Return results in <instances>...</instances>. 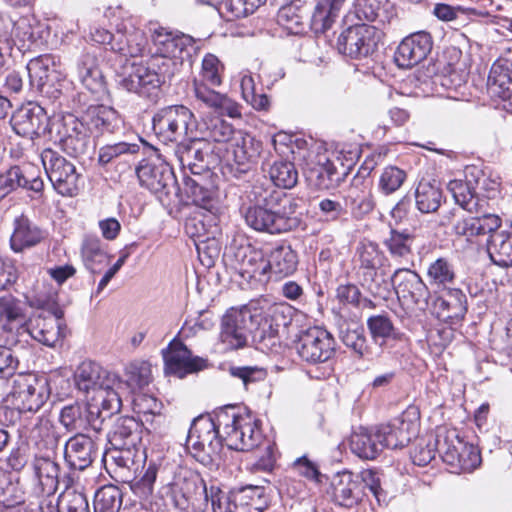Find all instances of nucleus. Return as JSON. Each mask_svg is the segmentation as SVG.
<instances>
[{
    "mask_svg": "<svg viewBox=\"0 0 512 512\" xmlns=\"http://www.w3.org/2000/svg\"><path fill=\"white\" fill-rule=\"evenodd\" d=\"M37 302L42 311L30 318L27 327L20 326L17 336L28 334L45 346L54 347L65 336L64 311L50 298Z\"/></svg>",
    "mask_w": 512,
    "mask_h": 512,
    "instance_id": "423d86ee",
    "label": "nucleus"
},
{
    "mask_svg": "<svg viewBox=\"0 0 512 512\" xmlns=\"http://www.w3.org/2000/svg\"><path fill=\"white\" fill-rule=\"evenodd\" d=\"M203 141L198 139L193 133L192 138H186V140L177 144L175 149V155L177 156L180 164L183 167H188L192 173L198 174L195 171L198 162H203L205 153L202 148Z\"/></svg>",
    "mask_w": 512,
    "mask_h": 512,
    "instance_id": "6e6d98bb",
    "label": "nucleus"
},
{
    "mask_svg": "<svg viewBox=\"0 0 512 512\" xmlns=\"http://www.w3.org/2000/svg\"><path fill=\"white\" fill-rule=\"evenodd\" d=\"M123 386L124 383L121 380L119 385H114L107 381L106 385L98 389L95 397L98 403L94 405L98 407L99 412L95 413L94 418L103 422L106 418L111 417L121 410L122 399L119 390Z\"/></svg>",
    "mask_w": 512,
    "mask_h": 512,
    "instance_id": "49530a36",
    "label": "nucleus"
},
{
    "mask_svg": "<svg viewBox=\"0 0 512 512\" xmlns=\"http://www.w3.org/2000/svg\"><path fill=\"white\" fill-rule=\"evenodd\" d=\"M264 504V488L245 486L230 493L227 512H261Z\"/></svg>",
    "mask_w": 512,
    "mask_h": 512,
    "instance_id": "ea45409f",
    "label": "nucleus"
},
{
    "mask_svg": "<svg viewBox=\"0 0 512 512\" xmlns=\"http://www.w3.org/2000/svg\"><path fill=\"white\" fill-rule=\"evenodd\" d=\"M487 86L492 96L502 99L510 97L512 71L506 69V65L502 62L501 57L497 59L490 69Z\"/></svg>",
    "mask_w": 512,
    "mask_h": 512,
    "instance_id": "864d4df0",
    "label": "nucleus"
},
{
    "mask_svg": "<svg viewBox=\"0 0 512 512\" xmlns=\"http://www.w3.org/2000/svg\"><path fill=\"white\" fill-rule=\"evenodd\" d=\"M257 318L248 306L229 309L222 318L221 341L230 349L243 348Z\"/></svg>",
    "mask_w": 512,
    "mask_h": 512,
    "instance_id": "f3484780",
    "label": "nucleus"
},
{
    "mask_svg": "<svg viewBox=\"0 0 512 512\" xmlns=\"http://www.w3.org/2000/svg\"><path fill=\"white\" fill-rule=\"evenodd\" d=\"M75 70L78 80L91 93L98 94L105 90L104 77L94 52H83L76 61Z\"/></svg>",
    "mask_w": 512,
    "mask_h": 512,
    "instance_id": "e433bc0d",
    "label": "nucleus"
},
{
    "mask_svg": "<svg viewBox=\"0 0 512 512\" xmlns=\"http://www.w3.org/2000/svg\"><path fill=\"white\" fill-rule=\"evenodd\" d=\"M218 422L224 430L226 446L236 451H250L262 441L258 420L250 413H240L228 405L220 408Z\"/></svg>",
    "mask_w": 512,
    "mask_h": 512,
    "instance_id": "7ed1b4c3",
    "label": "nucleus"
},
{
    "mask_svg": "<svg viewBox=\"0 0 512 512\" xmlns=\"http://www.w3.org/2000/svg\"><path fill=\"white\" fill-rule=\"evenodd\" d=\"M154 52L146 63L126 66L118 75V86L142 97H150L161 85L180 71L185 60L191 57L194 39L183 33L164 29L155 30Z\"/></svg>",
    "mask_w": 512,
    "mask_h": 512,
    "instance_id": "f257e3e1",
    "label": "nucleus"
},
{
    "mask_svg": "<svg viewBox=\"0 0 512 512\" xmlns=\"http://www.w3.org/2000/svg\"><path fill=\"white\" fill-rule=\"evenodd\" d=\"M414 239V234L407 229L399 231L391 228L389 236L384 240L383 244L392 258L406 259L412 255Z\"/></svg>",
    "mask_w": 512,
    "mask_h": 512,
    "instance_id": "bf43d9fd",
    "label": "nucleus"
},
{
    "mask_svg": "<svg viewBox=\"0 0 512 512\" xmlns=\"http://www.w3.org/2000/svg\"><path fill=\"white\" fill-rule=\"evenodd\" d=\"M391 282L400 300L421 309L427 307L430 292L417 272L410 269H397L391 277Z\"/></svg>",
    "mask_w": 512,
    "mask_h": 512,
    "instance_id": "aec40b11",
    "label": "nucleus"
},
{
    "mask_svg": "<svg viewBox=\"0 0 512 512\" xmlns=\"http://www.w3.org/2000/svg\"><path fill=\"white\" fill-rule=\"evenodd\" d=\"M107 439L114 450H118L127 456H120L124 466L133 462V457L138 453L137 446L141 442V424L133 417H120L108 433Z\"/></svg>",
    "mask_w": 512,
    "mask_h": 512,
    "instance_id": "a211bd4d",
    "label": "nucleus"
},
{
    "mask_svg": "<svg viewBox=\"0 0 512 512\" xmlns=\"http://www.w3.org/2000/svg\"><path fill=\"white\" fill-rule=\"evenodd\" d=\"M294 347L303 361L316 364L325 362L333 356L335 341L327 330L314 326L300 331Z\"/></svg>",
    "mask_w": 512,
    "mask_h": 512,
    "instance_id": "4468645a",
    "label": "nucleus"
},
{
    "mask_svg": "<svg viewBox=\"0 0 512 512\" xmlns=\"http://www.w3.org/2000/svg\"><path fill=\"white\" fill-rule=\"evenodd\" d=\"M377 430L383 449H401L416 436L418 424L402 415L388 424L378 426Z\"/></svg>",
    "mask_w": 512,
    "mask_h": 512,
    "instance_id": "c756f323",
    "label": "nucleus"
},
{
    "mask_svg": "<svg viewBox=\"0 0 512 512\" xmlns=\"http://www.w3.org/2000/svg\"><path fill=\"white\" fill-rule=\"evenodd\" d=\"M91 139H97L105 134H114L122 126L120 114L106 105H91L83 114Z\"/></svg>",
    "mask_w": 512,
    "mask_h": 512,
    "instance_id": "bb28decb",
    "label": "nucleus"
},
{
    "mask_svg": "<svg viewBox=\"0 0 512 512\" xmlns=\"http://www.w3.org/2000/svg\"><path fill=\"white\" fill-rule=\"evenodd\" d=\"M484 175L475 167L465 171V180H451L447 189L452 194L455 202L469 213L479 212L478 191L481 182H485Z\"/></svg>",
    "mask_w": 512,
    "mask_h": 512,
    "instance_id": "5701e85b",
    "label": "nucleus"
},
{
    "mask_svg": "<svg viewBox=\"0 0 512 512\" xmlns=\"http://www.w3.org/2000/svg\"><path fill=\"white\" fill-rule=\"evenodd\" d=\"M45 238L46 232L27 216L22 214L14 219L10 247L15 253L33 248Z\"/></svg>",
    "mask_w": 512,
    "mask_h": 512,
    "instance_id": "72a5a7b5",
    "label": "nucleus"
},
{
    "mask_svg": "<svg viewBox=\"0 0 512 512\" xmlns=\"http://www.w3.org/2000/svg\"><path fill=\"white\" fill-rule=\"evenodd\" d=\"M98 455V446L94 439L76 433L64 446V459L73 469L84 470L89 467Z\"/></svg>",
    "mask_w": 512,
    "mask_h": 512,
    "instance_id": "c85d7f7f",
    "label": "nucleus"
},
{
    "mask_svg": "<svg viewBox=\"0 0 512 512\" xmlns=\"http://www.w3.org/2000/svg\"><path fill=\"white\" fill-rule=\"evenodd\" d=\"M455 277L453 265L443 257L431 262L427 268V279L431 286L447 288L453 284Z\"/></svg>",
    "mask_w": 512,
    "mask_h": 512,
    "instance_id": "e2e57ef3",
    "label": "nucleus"
},
{
    "mask_svg": "<svg viewBox=\"0 0 512 512\" xmlns=\"http://www.w3.org/2000/svg\"><path fill=\"white\" fill-rule=\"evenodd\" d=\"M328 493L335 504L345 508L358 505L364 497L360 480L350 471L336 473L331 479Z\"/></svg>",
    "mask_w": 512,
    "mask_h": 512,
    "instance_id": "393cba45",
    "label": "nucleus"
},
{
    "mask_svg": "<svg viewBox=\"0 0 512 512\" xmlns=\"http://www.w3.org/2000/svg\"><path fill=\"white\" fill-rule=\"evenodd\" d=\"M154 134L164 143H177L192 138L197 129L193 112L184 105H170L158 109L152 117Z\"/></svg>",
    "mask_w": 512,
    "mask_h": 512,
    "instance_id": "0eeeda50",
    "label": "nucleus"
},
{
    "mask_svg": "<svg viewBox=\"0 0 512 512\" xmlns=\"http://www.w3.org/2000/svg\"><path fill=\"white\" fill-rule=\"evenodd\" d=\"M346 175L345 167L341 164V171L333 161L319 157L318 162L310 169L309 178H315V185L319 189H332L337 187Z\"/></svg>",
    "mask_w": 512,
    "mask_h": 512,
    "instance_id": "8fccbe9b",
    "label": "nucleus"
},
{
    "mask_svg": "<svg viewBox=\"0 0 512 512\" xmlns=\"http://www.w3.org/2000/svg\"><path fill=\"white\" fill-rule=\"evenodd\" d=\"M49 120L42 106L35 102H27L13 112L10 122L18 135L33 139L48 133Z\"/></svg>",
    "mask_w": 512,
    "mask_h": 512,
    "instance_id": "6ab92c4d",
    "label": "nucleus"
},
{
    "mask_svg": "<svg viewBox=\"0 0 512 512\" xmlns=\"http://www.w3.org/2000/svg\"><path fill=\"white\" fill-rule=\"evenodd\" d=\"M46 175L55 191L64 197H74L80 191L81 174L76 166L57 151L47 148L41 153Z\"/></svg>",
    "mask_w": 512,
    "mask_h": 512,
    "instance_id": "9b49d317",
    "label": "nucleus"
},
{
    "mask_svg": "<svg viewBox=\"0 0 512 512\" xmlns=\"http://www.w3.org/2000/svg\"><path fill=\"white\" fill-rule=\"evenodd\" d=\"M349 446L353 454L365 460L375 459L383 450L377 428H359L354 431L350 436Z\"/></svg>",
    "mask_w": 512,
    "mask_h": 512,
    "instance_id": "79ce46f5",
    "label": "nucleus"
},
{
    "mask_svg": "<svg viewBox=\"0 0 512 512\" xmlns=\"http://www.w3.org/2000/svg\"><path fill=\"white\" fill-rule=\"evenodd\" d=\"M238 130L227 121L214 117L205 122V130L203 131V139L218 143L231 144Z\"/></svg>",
    "mask_w": 512,
    "mask_h": 512,
    "instance_id": "338daca9",
    "label": "nucleus"
},
{
    "mask_svg": "<svg viewBox=\"0 0 512 512\" xmlns=\"http://www.w3.org/2000/svg\"><path fill=\"white\" fill-rule=\"evenodd\" d=\"M30 85L41 94L49 95L58 80V73L52 55H41L27 64Z\"/></svg>",
    "mask_w": 512,
    "mask_h": 512,
    "instance_id": "2f4dec72",
    "label": "nucleus"
},
{
    "mask_svg": "<svg viewBox=\"0 0 512 512\" xmlns=\"http://www.w3.org/2000/svg\"><path fill=\"white\" fill-rule=\"evenodd\" d=\"M438 454L453 472H472L481 464L478 447L459 438L456 430H445L437 434Z\"/></svg>",
    "mask_w": 512,
    "mask_h": 512,
    "instance_id": "6e6552de",
    "label": "nucleus"
},
{
    "mask_svg": "<svg viewBox=\"0 0 512 512\" xmlns=\"http://www.w3.org/2000/svg\"><path fill=\"white\" fill-rule=\"evenodd\" d=\"M239 274L248 280L266 282L270 279L268 258L261 250L251 246H241L234 253Z\"/></svg>",
    "mask_w": 512,
    "mask_h": 512,
    "instance_id": "cd10ccee",
    "label": "nucleus"
},
{
    "mask_svg": "<svg viewBox=\"0 0 512 512\" xmlns=\"http://www.w3.org/2000/svg\"><path fill=\"white\" fill-rule=\"evenodd\" d=\"M121 505L122 493L117 486H103L95 493L94 512H119Z\"/></svg>",
    "mask_w": 512,
    "mask_h": 512,
    "instance_id": "69168bd1",
    "label": "nucleus"
},
{
    "mask_svg": "<svg viewBox=\"0 0 512 512\" xmlns=\"http://www.w3.org/2000/svg\"><path fill=\"white\" fill-rule=\"evenodd\" d=\"M161 494L170 497L172 504L184 512H202L208 506L207 486L195 475L177 477L162 487Z\"/></svg>",
    "mask_w": 512,
    "mask_h": 512,
    "instance_id": "9d476101",
    "label": "nucleus"
},
{
    "mask_svg": "<svg viewBox=\"0 0 512 512\" xmlns=\"http://www.w3.org/2000/svg\"><path fill=\"white\" fill-rule=\"evenodd\" d=\"M9 397L20 413L37 412L49 397L47 383L33 374H18Z\"/></svg>",
    "mask_w": 512,
    "mask_h": 512,
    "instance_id": "f8f14e48",
    "label": "nucleus"
},
{
    "mask_svg": "<svg viewBox=\"0 0 512 512\" xmlns=\"http://www.w3.org/2000/svg\"><path fill=\"white\" fill-rule=\"evenodd\" d=\"M432 37L420 31L405 37L397 47L395 62L400 68H412L426 59L432 49Z\"/></svg>",
    "mask_w": 512,
    "mask_h": 512,
    "instance_id": "b1692460",
    "label": "nucleus"
},
{
    "mask_svg": "<svg viewBox=\"0 0 512 512\" xmlns=\"http://www.w3.org/2000/svg\"><path fill=\"white\" fill-rule=\"evenodd\" d=\"M257 326L259 344L262 349L270 352H279L281 349V336L291 323L290 307L283 304L270 306L263 315Z\"/></svg>",
    "mask_w": 512,
    "mask_h": 512,
    "instance_id": "2eb2a0df",
    "label": "nucleus"
},
{
    "mask_svg": "<svg viewBox=\"0 0 512 512\" xmlns=\"http://www.w3.org/2000/svg\"><path fill=\"white\" fill-rule=\"evenodd\" d=\"M99 409L95 405L83 407L78 403L64 406L59 414V421L67 432H79L88 428L99 432L102 429V421L94 418Z\"/></svg>",
    "mask_w": 512,
    "mask_h": 512,
    "instance_id": "7c9ffc66",
    "label": "nucleus"
},
{
    "mask_svg": "<svg viewBox=\"0 0 512 512\" xmlns=\"http://www.w3.org/2000/svg\"><path fill=\"white\" fill-rule=\"evenodd\" d=\"M184 192L187 198L190 199L195 206L215 216V212L217 211V200L211 189L204 187L196 179L185 177ZM214 220L215 217L211 219V221Z\"/></svg>",
    "mask_w": 512,
    "mask_h": 512,
    "instance_id": "603ef678",
    "label": "nucleus"
},
{
    "mask_svg": "<svg viewBox=\"0 0 512 512\" xmlns=\"http://www.w3.org/2000/svg\"><path fill=\"white\" fill-rule=\"evenodd\" d=\"M267 256L270 278L281 279L292 275L297 269L298 256L290 245H278Z\"/></svg>",
    "mask_w": 512,
    "mask_h": 512,
    "instance_id": "a19ab883",
    "label": "nucleus"
},
{
    "mask_svg": "<svg viewBox=\"0 0 512 512\" xmlns=\"http://www.w3.org/2000/svg\"><path fill=\"white\" fill-rule=\"evenodd\" d=\"M346 0H318L312 15V24L316 31L328 30L338 17Z\"/></svg>",
    "mask_w": 512,
    "mask_h": 512,
    "instance_id": "13d9d810",
    "label": "nucleus"
},
{
    "mask_svg": "<svg viewBox=\"0 0 512 512\" xmlns=\"http://www.w3.org/2000/svg\"><path fill=\"white\" fill-rule=\"evenodd\" d=\"M146 46L147 38L141 29L131 23L118 25L112 51L124 56L138 57L143 54Z\"/></svg>",
    "mask_w": 512,
    "mask_h": 512,
    "instance_id": "c9c22d12",
    "label": "nucleus"
},
{
    "mask_svg": "<svg viewBox=\"0 0 512 512\" xmlns=\"http://www.w3.org/2000/svg\"><path fill=\"white\" fill-rule=\"evenodd\" d=\"M467 310V297L460 289H448L432 304V312L437 319L450 326L460 324Z\"/></svg>",
    "mask_w": 512,
    "mask_h": 512,
    "instance_id": "a878e982",
    "label": "nucleus"
},
{
    "mask_svg": "<svg viewBox=\"0 0 512 512\" xmlns=\"http://www.w3.org/2000/svg\"><path fill=\"white\" fill-rule=\"evenodd\" d=\"M487 252L491 261L500 267L512 266V233L492 232L487 240Z\"/></svg>",
    "mask_w": 512,
    "mask_h": 512,
    "instance_id": "3c124183",
    "label": "nucleus"
},
{
    "mask_svg": "<svg viewBox=\"0 0 512 512\" xmlns=\"http://www.w3.org/2000/svg\"><path fill=\"white\" fill-rule=\"evenodd\" d=\"M48 135L72 157H81L95 148L83 115L81 118L72 113L52 116L48 123Z\"/></svg>",
    "mask_w": 512,
    "mask_h": 512,
    "instance_id": "20e7f679",
    "label": "nucleus"
},
{
    "mask_svg": "<svg viewBox=\"0 0 512 512\" xmlns=\"http://www.w3.org/2000/svg\"><path fill=\"white\" fill-rule=\"evenodd\" d=\"M56 511L90 512L88 499L84 493L67 488L57 499Z\"/></svg>",
    "mask_w": 512,
    "mask_h": 512,
    "instance_id": "774afa93",
    "label": "nucleus"
},
{
    "mask_svg": "<svg viewBox=\"0 0 512 512\" xmlns=\"http://www.w3.org/2000/svg\"><path fill=\"white\" fill-rule=\"evenodd\" d=\"M502 219L496 214H484L482 216L460 217L453 224V231L458 236H463L471 241L475 237L491 235L499 230Z\"/></svg>",
    "mask_w": 512,
    "mask_h": 512,
    "instance_id": "f704fd0d",
    "label": "nucleus"
},
{
    "mask_svg": "<svg viewBox=\"0 0 512 512\" xmlns=\"http://www.w3.org/2000/svg\"><path fill=\"white\" fill-rule=\"evenodd\" d=\"M356 258L361 283L374 296H384L389 291V282L381 270L386 257L373 242H363L357 247Z\"/></svg>",
    "mask_w": 512,
    "mask_h": 512,
    "instance_id": "1a4fd4ad",
    "label": "nucleus"
},
{
    "mask_svg": "<svg viewBox=\"0 0 512 512\" xmlns=\"http://www.w3.org/2000/svg\"><path fill=\"white\" fill-rule=\"evenodd\" d=\"M123 386L124 383L121 380L119 385H114L107 381L106 385L98 389L95 397L98 403L94 405L98 407L99 412L95 413L94 418L103 422L106 418L111 417L121 410L122 399L119 390Z\"/></svg>",
    "mask_w": 512,
    "mask_h": 512,
    "instance_id": "de8ad7c7",
    "label": "nucleus"
},
{
    "mask_svg": "<svg viewBox=\"0 0 512 512\" xmlns=\"http://www.w3.org/2000/svg\"><path fill=\"white\" fill-rule=\"evenodd\" d=\"M379 42V31L366 24H356L345 29L338 37L337 48L340 53L354 59L372 54Z\"/></svg>",
    "mask_w": 512,
    "mask_h": 512,
    "instance_id": "dca6fc26",
    "label": "nucleus"
},
{
    "mask_svg": "<svg viewBox=\"0 0 512 512\" xmlns=\"http://www.w3.org/2000/svg\"><path fill=\"white\" fill-rule=\"evenodd\" d=\"M54 455L36 456L33 461L34 474L41 486L42 493L52 495L56 492L59 484L60 467L53 460Z\"/></svg>",
    "mask_w": 512,
    "mask_h": 512,
    "instance_id": "a18cd8bd",
    "label": "nucleus"
},
{
    "mask_svg": "<svg viewBox=\"0 0 512 512\" xmlns=\"http://www.w3.org/2000/svg\"><path fill=\"white\" fill-rule=\"evenodd\" d=\"M367 327L373 341L380 346L389 339H398L400 335L391 319L384 314L370 316L367 319Z\"/></svg>",
    "mask_w": 512,
    "mask_h": 512,
    "instance_id": "680f3d73",
    "label": "nucleus"
},
{
    "mask_svg": "<svg viewBox=\"0 0 512 512\" xmlns=\"http://www.w3.org/2000/svg\"><path fill=\"white\" fill-rule=\"evenodd\" d=\"M74 380L77 388L85 393L97 392L107 381L114 385L120 384V378L116 374L107 372L93 361H83L74 373Z\"/></svg>",
    "mask_w": 512,
    "mask_h": 512,
    "instance_id": "473e14b6",
    "label": "nucleus"
},
{
    "mask_svg": "<svg viewBox=\"0 0 512 512\" xmlns=\"http://www.w3.org/2000/svg\"><path fill=\"white\" fill-rule=\"evenodd\" d=\"M269 176L275 186L291 189L298 182V171L294 163L287 160L275 161L269 169Z\"/></svg>",
    "mask_w": 512,
    "mask_h": 512,
    "instance_id": "0e129e2a",
    "label": "nucleus"
},
{
    "mask_svg": "<svg viewBox=\"0 0 512 512\" xmlns=\"http://www.w3.org/2000/svg\"><path fill=\"white\" fill-rule=\"evenodd\" d=\"M229 149L233 154L234 161L241 167V172H246L249 165L256 162L260 156L262 143L252 135L238 130L232 140Z\"/></svg>",
    "mask_w": 512,
    "mask_h": 512,
    "instance_id": "58836bf2",
    "label": "nucleus"
},
{
    "mask_svg": "<svg viewBox=\"0 0 512 512\" xmlns=\"http://www.w3.org/2000/svg\"><path fill=\"white\" fill-rule=\"evenodd\" d=\"M165 372L183 378L187 374L204 369L207 360L198 356H192L191 351L180 341L173 340L162 351Z\"/></svg>",
    "mask_w": 512,
    "mask_h": 512,
    "instance_id": "4be33fe9",
    "label": "nucleus"
},
{
    "mask_svg": "<svg viewBox=\"0 0 512 512\" xmlns=\"http://www.w3.org/2000/svg\"><path fill=\"white\" fill-rule=\"evenodd\" d=\"M81 256L85 267L92 273H97L105 265L108 255L98 237L88 236L82 242Z\"/></svg>",
    "mask_w": 512,
    "mask_h": 512,
    "instance_id": "4d7b16f0",
    "label": "nucleus"
},
{
    "mask_svg": "<svg viewBox=\"0 0 512 512\" xmlns=\"http://www.w3.org/2000/svg\"><path fill=\"white\" fill-rule=\"evenodd\" d=\"M352 214L356 218H363L371 213L375 207V201L369 182L361 178H354L346 196Z\"/></svg>",
    "mask_w": 512,
    "mask_h": 512,
    "instance_id": "37998d69",
    "label": "nucleus"
},
{
    "mask_svg": "<svg viewBox=\"0 0 512 512\" xmlns=\"http://www.w3.org/2000/svg\"><path fill=\"white\" fill-rule=\"evenodd\" d=\"M32 445L42 455H55L62 439L60 429L48 418H39L30 431Z\"/></svg>",
    "mask_w": 512,
    "mask_h": 512,
    "instance_id": "4c0bfd02",
    "label": "nucleus"
},
{
    "mask_svg": "<svg viewBox=\"0 0 512 512\" xmlns=\"http://www.w3.org/2000/svg\"><path fill=\"white\" fill-rule=\"evenodd\" d=\"M196 99L221 115L232 118L241 117V108L238 103L210 87L196 84Z\"/></svg>",
    "mask_w": 512,
    "mask_h": 512,
    "instance_id": "c03bdc74",
    "label": "nucleus"
},
{
    "mask_svg": "<svg viewBox=\"0 0 512 512\" xmlns=\"http://www.w3.org/2000/svg\"><path fill=\"white\" fill-rule=\"evenodd\" d=\"M18 188L36 193L43 191L44 182L40 177L38 167L32 164L16 165L0 174V199L5 198Z\"/></svg>",
    "mask_w": 512,
    "mask_h": 512,
    "instance_id": "412c9836",
    "label": "nucleus"
},
{
    "mask_svg": "<svg viewBox=\"0 0 512 512\" xmlns=\"http://www.w3.org/2000/svg\"><path fill=\"white\" fill-rule=\"evenodd\" d=\"M136 173L141 186L156 194L160 201H170L172 195L178 197L179 188L173 171L167 163L159 159L143 161Z\"/></svg>",
    "mask_w": 512,
    "mask_h": 512,
    "instance_id": "ddd939ff",
    "label": "nucleus"
},
{
    "mask_svg": "<svg viewBox=\"0 0 512 512\" xmlns=\"http://www.w3.org/2000/svg\"><path fill=\"white\" fill-rule=\"evenodd\" d=\"M339 337L342 343L359 357L366 358L371 355L364 328L358 322L343 320L339 324Z\"/></svg>",
    "mask_w": 512,
    "mask_h": 512,
    "instance_id": "09e8293b",
    "label": "nucleus"
},
{
    "mask_svg": "<svg viewBox=\"0 0 512 512\" xmlns=\"http://www.w3.org/2000/svg\"><path fill=\"white\" fill-rule=\"evenodd\" d=\"M219 416L220 408L212 415H200L193 420L188 431L186 446L201 462L218 456L223 445H226L224 430L218 422Z\"/></svg>",
    "mask_w": 512,
    "mask_h": 512,
    "instance_id": "39448f33",
    "label": "nucleus"
},
{
    "mask_svg": "<svg viewBox=\"0 0 512 512\" xmlns=\"http://www.w3.org/2000/svg\"><path fill=\"white\" fill-rule=\"evenodd\" d=\"M224 64L219 58L211 53H208L202 59L201 71L199 78L193 80V91L196 97V84H202L204 87L220 86L224 75Z\"/></svg>",
    "mask_w": 512,
    "mask_h": 512,
    "instance_id": "5fc2aeb1",
    "label": "nucleus"
},
{
    "mask_svg": "<svg viewBox=\"0 0 512 512\" xmlns=\"http://www.w3.org/2000/svg\"><path fill=\"white\" fill-rule=\"evenodd\" d=\"M253 205H250L244 214L246 224L259 232L280 234L298 227L300 220L294 213L296 206L290 198L280 200V194L272 189H265L262 185H254L251 191Z\"/></svg>",
    "mask_w": 512,
    "mask_h": 512,
    "instance_id": "f03ea898",
    "label": "nucleus"
},
{
    "mask_svg": "<svg viewBox=\"0 0 512 512\" xmlns=\"http://www.w3.org/2000/svg\"><path fill=\"white\" fill-rule=\"evenodd\" d=\"M415 200L422 213L435 212L441 204V189L435 183L421 180L416 187Z\"/></svg>",
    "mask_w": 512,
    "mask_h": 512,
    "instance_id": "052dcab7",
    "label": "nucleus"
}]
</instances>
